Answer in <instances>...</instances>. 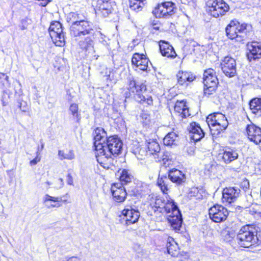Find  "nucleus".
Returning <instances> with one entry per match:
<instances>
[{
  "label": "nucleus",
  "mask_w": 261,
  "mask_h": 261,
  "mask_svg": "<svg viewBox=\"0 0 261 261\" xmlns=\"http://www.w3.org/2000/svg\"><path fill=\"white\" fill-rule=\"evenodd\" d=\"M122 142L117 137L110 136L107 140L101 150L103 152L97 155V162L104 168H109V166L113 164L114 157L119 154L122 149Z\"/></svg>",
  "instance_id": "f257e3e1"
},
{
  "label": "nucleus",
  "mask_w": 261,
  "mask_h": 261,
  "mask_svg": "<svg viewBox=\"0 0 261 261\" xmlns=\"http://www.w3.org/2000/svg\"><path fill=\"white\" fill-rule=\"evenodd\" d=\"M206 121L213 135L220 134L226 129L228 125V122L225 115L220 113L209 115Z\"/></svg>",
  "instance_id": "f03ea898"
},
{
  "label": "nucleus",
  "mask_w": 261,
  "mask_h": 261,
  "mask_svg": "<svg viewBox=\"0 0 261 261\" xmlns=\"http://www.w3.org/2000/svg\"><path fill=\"white\" fill-rule=\"evenodd\" d=\"M128 89L130 93L135 94V99L139 102L148 106L152 105V97L141 93L146 90V86L144 84L136 82L133 79L129 78Z\"/></svg>",
  "instance_id": "7ed1b4c3"
},
{
  "label": "nucleus",
  "mask_w": 261,
  "mask_h": 261,
  "mask_svg": "<svg viewBox=\"0 0 261 261\" xmlns=\"http://www.w3.org/2000/svg\"><path fill=\"white\" fill-rule=\"evenodd\" d=\"M70 33L74 37L80 38H82L86 35L93 36L94 31L93 24L82 19L77 23L71 25Z\"/></svg>",
  "instance_id": "20e7f679"
},
{
  "label": "nucleus",
  "mask_w": 261,
  "mask_h": 261,
  "mask_svg": "<svg viewBox=\"0 0 261 261\" xmlns=\"http://www.w3.org/2000/svg\"><path fill=\"white\" fill-rule=\"evenodd\" d=\"M204 93L210 95L215 91L219 83L216 72L213 69L209 68L203 73Z\"/></svg>",
  "instance_id": "39448f33"
},
{
  "label": "nucleus",
  "mask_w": 261,
  "mask_h": 261,
  "mask_svg": "<svg viewBox=\"0 0 261 261\" xmlns=\"http://www.w3.org/2000/svg\"><path fill=\"white\" fill-rule=\"evenodd\" d=\"M207 11L214 17L222 16L229 10L228 5L223 0H208Z\"/></svg>",
  "instance_id": "423d86ee"
},
{
  "label": "nucleus",
  "mask_w": 261,
  "mask_h": 261,
  "mask_svg": "<svg viewBox=\"0 0 261 261\" xmlns=\"http://www.w3.org/2000/svg\"><path fill=\"white\" fill-rule=\"evenodd\" d=\"M49 35L56 45L63 46L65 44V36L61 23L59 21H53L48 29Z\"/></svg>",
  "instance_id": "0eeeda50"
},
{
  "label": "nucleus",
  "mask_w": 261,
  "mask_h": 261,
  "mask_svg": "<svg viewBox=\"0 0 261 261\" xmlns=\"http://www.w3.org/2000/svg\"><path fill=\"white\" fill-rule=\"evenodd\" d=\"M237 240L241 247L248 248L260 241V238L257 234L254 236L252 232L240 229L237 234Z\"/></svg>",
  "instance_id": "6e6552de"
},
{
  "label": "nucleus",
  "mask_w": 261,
  "mask_h": 261,
  "mask_svg": "<svg viewBox=\"0 0 261 261\" xmlns=\"http://www.w3.org/2000/svg\"><path fill=\"white\" fill-rule=\"evenodd\" d=\"M153 208L155 212L158 211L161 213H166L168 215L173 213L175 210H179L174 201L171 198L167 197V200H164V202L160 199H156Z\"/></svg>",
  "instance_id": "1a4fd4ad"
},
{
  "label": "nucleus",
  "mask_w": 261,
  "mask_h": 261,
  "mask_svg": "<svg viewBox=\"0 0 261 261\" xmlns=\"http://www.w3.org/2000/svg\"><path fill=\"white\" fill-rule=\"evenodd\" d=\"M248 25L246 23L240 24L238 21L232 20L226 28L227 37L233 39L239 37H242L243 33H246Z\"/></svg>",
  "instance_id": "9d476101"
},
{
  "label": "nucleus",
  "mask_w": 261,
  "mask_h": 261,
  "mask_svg": "<svg viewBox=\"0 0 261 261\" xmlns=\"http://www.w3.org/2000/svg\"><path fill=\"white\" fill-rule=\"evenodd\" d=\"M109 137H107L106 132L101 127L96 128L94 132V145L95 149V156L101 154L103 152L101 150L105 147V144Z\"/></svg>",
  "instance_id": "9b49d317"
},
{
  "label": "nucleus",
  "mask_w": 261,
  "mask_h": 261,
  "mask_svg": "<svg viewBox=\"0 0 261 261\" xmlns=\"http://www.w3.org/2000/svg\"><path fill=\"white\" fill-rule=\"evenodd\" d=\"M175 4L171 2H166L159 4L152 11L156 18H167L175 13Z\"/></svg>",
  "instance_id": "f8f14e48"
},
{
  "label": "nucleus",
  "mask_w": 261,
  "mask_h": 261,
  "mask_svg": "<svg viewBox=\"0 0 261 261\" xmlns=\"http://www.w3.org/2000/svg\"><path fill=\"white\" fill-rule=\"evenodd\" d=\"M209 215L213 221L220 223L226 220L228 212L223 206L216 204L209 209Z\"/></svg>",
  "instance_id": "ddd939ff"
},
{
  "label": "nucleus",
  "mask_w": 261,
  "mask_h": 261,
  "mask_svg": "<svg viewBox=\"0 0 261 261\" xmlns=\"http://www.w3.org/2000/svg\"><path fill=\"white\" fill-rule=\"evenodd\" d=\"M221 67L225 75L229 77L234 76L237 74L236 60L229 56L224 58L221 63Z\"/></svg>",
  "instance_id": "4468645a"
},
{
  "label": "nucleus",
  "mask_w": 261,
  "mask_h": 261,
  "mask_svg": "<svg viewBox=\"0 0 261 261\" xmlns=\"http://www.w3.org/2000/svg\"><path fill=\"white\" fill-rule=\"evenodd\" d=\"M240 194V190L237 187H226L222 192V201L226 204H231L236 201Z\"/></svg>",
  "instance_id": "2eb2a0df"
},
{
  "label": "nucleus",
  "mask_w": 261,
  "mask_h": 261,
  "mask_svg": "<svg viewBox=\"0 0 261 261\" xmlns=\"http://www.w3.org/2000/svg\"><path fill=\"white\" fill-rule=\"evenodd\" d=\"M248 138L255 144L261 142V128L254 124L248 125L246 127Z\"/></svg>",
  "instance_id": "dca6fc26"
},
{
  "label": "nucleus",
  "mask_w": 261,
  "mask_h": 261,
  "mask_svg": "<svg viewBox=\"0 0 261 261\" xmlns=\"http://www.w3.org/2000/svg\"><path fill=\"white\" fill-rule=\"evenodd\" d=\"M249 53H247L248 60H256L261 58V44L257 42H252L247 44Z\"/></svg>",
  "instance_id": "f3484780"
},
{
  "label": "nucleus",
  "mask_w": 261,
  "mask_h": 261,
  "mask_svg": "<svg viewBox=\"0 0 261 261\" xmlns=\"http://www.w3.org/2000/svg\"><path fill=\"white\" fill-rule=\"evenodd\" d=\"M111 190L113 198L116 202H121L125 200L126 192L121 184H114L111 187Z\"/></svg>",
  "instance_id": "a211bd4d"
},
{
  "label": "nucleus",
  "mask_w": 261,
  "mask_h": 261,
  "mask_svg": "<svg viewBox=\"0 0 261 261\" xmlns=\"http://www.w3.org/2000/svg\"><path fill=\"white\" fill-rule=\"evenodd\" d=\"M122 214L124 216V219H125L127 225L136 223L140 217L139 212L132 208L131 207H130V208H124L122 211Z\"/></svg>",
  "instance_id": "6ab92c4d"
},
{
  "label": "nucleus",
  "mask_w": 261,
  "mask_h": 261,
  "mask_svg": "<svg viewBox=\"0 0 261 261\" xmlns=\"http://www.w3.org/2000/svg\"><path fill=\"white\" fill-rule=\"evenodd\" d=\"M239 154L237 149L226 148L222 153H220L218 155L219 159L225 164H229L238 158Z\"/></svg>",
  "instance_id": "aec40b11"
},
{
  "label": "nucleus",
  "mask_w": 261,
  "mask_h": 261,
  "mask_svg": "<svg viewBox=\"0 0 261 261\" xmlns=\"http://www.w3.org/2000/svg\"><path fill=\"white\" fill-rule=\"evenodd\" d=\"M132 63L140 70L145 71L148 68L149 60L144 55L136 53L132 57Z\"/></svg>",
  "instance_id": "412c9836"
},
{
  "label": "nucleus",
  "mask_w": 261,
  "mask_h": 261,
  "mask_svg": "<svg viewBox=\"0 0 261 261\" xmlns=\"http://www.w3.org/2000/svg\"><path fill=\"white\" fill-rule=\"evenodd\" d=\"M160 50L162 55L168 58L174 59L176 56V54L174 48L168 42L160 41L159 43Z\"/></svg>",
  "instance_id": "4be33fe9"
},
{
  "label": "nucleus",
  "mask_w": 261,
  "mask_h": 261,
  "mask_svg": "<svg viewBox=\"0 0 261 261\" xmlns=\"http://www.w3.org/2000/svg\"><path fill=\"white\" fill-rule=\"evenodd\" d=\"M167 220L172 228L180 227L182 223V218L180 211L175 210L173 211V213L168 215Z\"/></svg>",
  "instance_id": "5701e85b"
},
{
  "label": "nucleus",
  "mask_w": 261,
  "mask_h": 261,
  "mask_svg": "<svg viewBox=\"0 0 261 261\" xmlns=\"http://www.w3.org/2000/svg\"><path fill=\"white\" fill-rule=\"evenodd\" d=\"M91 36L88 35V36L84 37L83 39V38H80L81 40L79 42V45L83 50L92 55L95 53V50L94 49V41L91 38Z\"/></svg>",
  "instance_id": "b1692460"
},
{
  "label": "nucleus",
  "mask_w": 261,
  "mask_h": 261,
  "mask_svg": "<svg viewBox=\"0 0 261 261\" xmlns=\"http://www.w3.org/2000/svg\"><path fill=\"white\" fill-rule=\"evenodd\" d=\"M168 177L172 182L180 185L186 181V175L180 170L173 168L168 172Z\"/></svg>",
  "instance_id": "393cba45"
},
{
  "label": "nucleus",
  "mask_w": 261,
  "mask_h": 261,
  "mask_svg": "<svg viewBox=\"0 0 261 261\" xmlns=\"http://www.w3.org/2000/svg\"><path fill=\"white\" fill-rule=\"evenodd\" d=\"M189 135L191 140L197 142L204 137V133L199 125L196 124L195 122H193L190 125Z\"/></svg>",
  "instance_id": "a878e982"
},
{
  "label": "nucleus",
  "mask_w": 261,
  "mask_h": 261,
  "mask_svg": "<svg viewBox=\"0 0 261 261\" xmlns=\"http://www.w3.org/2000/svg\"><path fill=\"white\" fill-rule=\"evenodd\" d=\"M62 201L61 197H53L48 194H46L43 198L44 204L48 208L60 207L62 205L59 202Z\"/></svg>",
  "instance_id": "bb28decb"
},
{
  "label": "nucleus",
  "mask_w": 261,
  "mask_h": 261,
  "mask_svg": "<svg viewBox=\"0 0 261 261\" xmlns=\"http://www.w3.org/2000/svg\"><path fill=\"white\" fill-rule=\"evenodd\" d=\"M176 76L178 83L181 85L186 84V82H192L195 79V76L191 72L186 71H179Z\"/></svg>",
  "instance_id": "cd10ccee"
},
{
  "label": "nucleus",
  "mask_w": 261,
  "mask_h": 261,
  "mask_svg": "<svg viewBox=\"0 0 261 261\" xmlns=\"http://www.w3.org/2000/svg\"><path fill=\"white\" fill-rule=\"evenodd\" d=\"M250 109L251 112L258 116H261V98H255L249 103Z\"/></svg>",
  "instance_id": "c85d7f7f"
},
{
  "label": "nucleus",
  "mask_w": 261,
  "mask_h": 261,
  "mask_svg": "<svg viewBox=\"0 0 261 261\" xmlns=\"http://www.w3.org/2000/svg\"><path fill=\"white\" fill-rule=\"evenodd\" d=\"M168 253L172 256H177L178 254V244L173 238H168L167 243Z\"/></svg>",
  "instance_id": "c756f323"
},
{
  "label": "nucleus",
  "mask_w": 261,
  "mask_h": 261,
  "mask_svg": "<svg viewBox=\"0 0 261 261\" xmlns=\"http://www.w3.org/2000/svg\"><path fill=\"white\" fill-rule=\"evenodd\" d=\"M169 180V177H167L166 176L159 175L158 179L157 184L164 194H167V191L170 189Z\"/></svg>",
  "instance_id": "7c9ffc66"
},
{
  "label": "nucleus",
  "mask_w": 261,
  "mask_h": 261,
  "mask_svg": "<svg viewBox=\"0 0 261 261\" xmlns=\"http://www.w3.org/2000/svg\"><path fill=\"white\" fill-rule=\"evenodd\" d=\"M178 141V136L174 132L169 133L164 138V144L166 146L176 145Z\"/></svg>",
  "instance_id": "2f4dec72"
},
{
  "label": "nucleus",
  "mask_w": 261,
  "mask_h": 261,
  "mask_svg": "<svg viewBox=\"0 0 261 261\" xmlns=\"http://www.w3.org/2000/svg\"><path fill=\"white\" fill-rule=\"evenodd\" d=\"M148 152L154 155V157L157 156L158 154H161L160 146L159 143L154 140H151L147 142Z\"/></svg>",
  "instance_id": "473e14b6"
},
{
  "label": "nucleus",
  "mask_w": 261,
  "mask_h": 261,
  "mask_svg": "<svg viewBox=\"0 0 261 261\" xmlns=\"http://www.w3.org/2000/svg\"><path fill=\"white\" fill-rule=\"evenodd\" d=\"M69 114L71 115L72 119L76 122H79L81 119L80 112L79 110V106L76 103L71 104L69 109Z\"/></svg>",
  "instance_id": "72a5a7b5"
},
{
  "label": "nucleus",
  "mask_w": 261,
  "mask_h": 261,
  "mask_svg": "<svg viewBox=\"0 0 261 261\" xmlns=\"http://www.w3.org/2000/svg\"><path fill=\"white\" fill-rule=\"evenodd\" d=\"M161 154H158L157 156L154 158L156 162H163V164L165 165H169L171 162L172 158L171 157L170 153L168 151L161 152Z\"/></svg>",
  "instance_id": "f704fd0d"
},
{
  "label": "nucleus",
  "mask_w": 261,
  "mask_h": 261,
  "mask_svg": "<svg viewBox=\"0 0 261 261\" xmlns=\"http://www.w3.org/2000/svg\"><path fill=\"white\" fill-rule=\"evenodd\" d=\"M118 173L120 174L119 179L122 185L131 182L133 176L126 169L119 170Z\"/></svg>",
  "instance_id": "c9c22d12"
},
{
  "label": "nucleus",
  "mask_w": 261,
  "mask_h": 261,
  "mask_svg": "<svg viewBox=\"0 0 261 261\" xmlns=\"http://www.w3.org/2000/svg\"><path fill=\"white\" fill-rule=\"evenodd\" d=\"M145 0H129L130 8L133 10L140 11L144 5Z\"/></svg>",
  "instance_id": "e433bc0d"
},
{
  "label": "nucleus",
  "mask_w": 261,
  "mask_h": 261,
  "mask_svg": "<svg viewBox=\"0 0 261 261\" xmlns=\"http://www.w3.org/2000/svg\"><path fill=\"white\" fill-rule=\"evenodd\" d=\"M145 0H129L130 8L133 10L140 11L144 5Z\"/></svg>",
  "instance_id": "4c0bfd02"
},
{
  "label": "nucleus",
  "mask_w": 261,
  "mask_h": 261,
  "mask_svg": "<svg viewBox=\"0 0 261 261\" xmlns=\"http://www.w3.org/2000/svg\"><path fill=\"white\" fill-rule=\"evenodd\" d=\"M82 19L79 15L74 12L70 13L67 17V21L69 23H71V25L77 23Z\"/></svg>",
  "instance_id": "58836bf2"
},
{
  "label": "nucleus",
  "mask_w": 261,
  "mask_h": 261,
  "mask_svg": "<svg viewBox=\"0 0 261 261\" xmlns=\"http://www.w3.org/2000/svg\"><path fill=\"white\" fill-rule=\"evenodd\" d=\"M221 234L223 239L226 241H229L235 236V233L233 229H222Z\"/></svg>",
  "instance_id": "ea45409f"
},
{
  "label": "nucleus",
  "mask_w": 261,
  "mask_h": 261,
  "mask_svg": "<svg viewBox=\"0 0 261 261\" xmlns=\"http://www.w3.org/2000/svg\"><path fill=\"white\" fill-rule=\"evenodd\" d=\"M58 155L60 157V160H63V159L72 160L74 158V154L72 150H70L67 153H64L62 150H59L58 152Z\"/></svg>",
  "instance_id": "a19ab883"
},
{
  "label": "nucleus",
  "mask_w": 261,
  "mask_h": 261,
  "mask_svg": "<svg viewBox=\"0 0 261 261\" xmlns=\"http://www.w3.org/2000/svg\"><path fill=\"white\" fill-rule=\"evenodd\" d=\"M185 107V103L182 102H176L174 107V110L176 113H178L180 116Z\"/></svg>",
  "instance_id": "79ce46f5"
},
{
  "label": "nucleus",
  "mask_w": 261,
  "mask_h": 261,
  "mask_svg": "<svg viewBox=\"0 0 261 261\" xmlns=\"http://www.w3.org/2000/svg\"><path fill=\"white\" fill-rule=\"evenodd\" d=\"M31 21V19H29L27 17L22 19L20 21L19 27L21 30H24L27 29L28 26L30 23Z\"/></svg>",
  "instance_id": "37998d69"
},
{
  "label": "nucleus",
  "mask_w": 261,
  "mask_h": 261,
  "mask_svg": "<svg viewBox=\"0 0 261 261\" xmlns=\"http://www.w3.org/2000/svg\"><path fill=\"white\" fill-rule=\"evenodd\" d=\"M39 149L38 148L37 149V151L36 157L35 159H34L33 160H32V161H31L30 162V164L31 166H34V165H36L39 162H40V158L39 157Z\"/></svg>",
  "instance_id": "c03bdc74"
},
{
  "label": "nucleus",
  "mask_w": 261,
  "mask_h": 261,
  "mask_svg": "<svg viewBox=\"0 0 261 261\" xmlns=\"http://www.w3.org/2000/svg\"><path fill=\"white\" fill-rule=\"evenodd\" d=\"M249 182L247 179L243 180L241 183V187L245 191L249 189Z\"/></svg>",
  "instance_id": "a18cd8bd"
},
{
  "label": "nucleus",
  "mask_w": 261,
  "mask_h": 261,
  "mask_svg": "<svg viewBox=\"0 0 261 261\" xmlns=\"http://www.w3.org/2000/svg\"><path fill=\"white\" fill-rule=\"evenodd\" d=\"M189 116H190V114L189 112V109H188V107L186 106L184 110H182V112H181V114L180 115V116L182 118H186L187 117H188Z\"/></svg>",
  "instance_id": "49530a36"
},
{
  "label": "nucleus",
  "mask_w": 261,
  "mask_h": 261,
  "mask_svg": "<svg viewBox=\"0 0 261 261\" xmlns=\"http://www.w3.org/2000/svg\"><path fill=\"white\" fill-rule=\"evenodd\" d=\"M198 190L197 188H192L191 191L189 193V195L190 197L195 196L196 197L198 195Z\"/></svg>",
  "instance_id": "de8ad7c7"
},
{
  "label": "nucleus",
  "mask_w": 261,
  "mask_h": 261,
  "mask_svg": "<svg viewBox=\"0 0 261 261\" xmlns=\"http://www.w3.org/2000/svg\"><path fill=\"white\" fill-rule=\"evenodd\" d=\"M67 182L69 185H73V180L72 176L70 173H68L67 175Z\"/></svg>",
  "instance_id": "09e8293b"
},
{
  "label": "nucleus",
  "mask_w": 261,
  "mask_h": 261,
  "mask_svg": "<svg viewBox=\"0 0 261 261\" xmlns=\"http://www.w3.org/2000/svg\"><path fill=\"white\" fill-rule=\"evenodd\" d=\"M59 185L57 187V189H61L64 186V181L63 179L61 178L58 179Z\"/></svg>",
  "instance_id": "8fccbe9b"
},
{
  "label": "nucleus",
  "mask_w": 261,
  "mask_h": 261,
  "mask_svg": "<svg viewBox=\"0 0 261 261\" xmlns=\"http://www.w3.org/2000/svg\"><path fill=\"white\" fill-rule=\"evenodd\" d=\"M133 249L136 252H139L141 250L140 245L137 244H134Z\"/></svg>",
  "instance_id": "3c124183"
},
{
  "label": "nucleus",
  "mask_w": 261,
  "mask_h": 261,
  "mask_svg": "<svg viewBox=\"0 0 261 261\" xmlns=\"http://www.w3.org/2000/svg\"><path fill=\"white\" fill-rule=\"evenodd\" d=\"M180 261H192L191 259L190 258L189 256L186 254L184 257H183Z\"/></svg>",
  "instance_id": "603ef678"
},
{
  "label": "nucleus",
  "mask_w": 261,
  "mask_h": 261,
  "mask_svg": "<svg viewBox=\"0 0 261 261\" xmlns=\"http://www.w3.org/2000/svg\"><path fill=\"white\" fill-rule=\"evenodd\" d=\"M67 261H78V258L76 257H71L69 258Z\"/></svg>",
  "instance_id": "864d4df0"
},
{
  "label": "nucleus",
  "mask_w": 261,
  "mask_h": 261,
  "mask_svg": "<svg viewBox=\"0 0 261 261\" xmlns=\"http://www.w3.org/2000/svg\"><path fill=\"white\" fill-rule=\"evenodd\" d=\"M41 147H40V148H41V149H40V150L39 147H38V148L39 149V152H40V151H41V150H42V149H43V148H44V143H43V142H41Z\"/></svg>",
  "instance_id": "5fc2aeb1"
},
{
  "label": "nucleus",
  "mask_w": 261,
  "mask_h": 261,
  "mask_svg": "<svg viewBox=\"0 0 261 261\" xmlns=\"http://www.w3.org/2000/svg\"><path fill=\"white\" fill-rule=\"evenodd\" d=\"M107 76H108L107 79H109L111 81L112 80L111 72L110 73V74L109 75H107Z\"/></svg>",
  "instance_id": "6e6d98bb"
},
{
  "label": "nucleus",
  "mask_w": 261,
  "mask_h": 261,
  "mask_svg": "<svg viewBox=\"0 0 261 261\" xmlns=\"http://www.w3.org/2000/svg\"><path fill=\"white\" fill-rule=\"evenodd\" d=\"M101 42V43L103 44V45H107V42L105 40H102V41H100Z\"/></svg>",
  "instance_id": "4d7b16f0"
},
{
  "label": "nucleus",
  "mask_w": 261,
  "mask_h": 261,
  "mask_svg": "<svg viewBox=\"0 0 261 261\" xmlns=\"http://www.w3.org/2000/svg\"><path fill=\"white\" fill-rule=\"evenodd\" d=\"M252 225H249V224H247L246 225H244L243 226L241 227V228H245V226H252Z\"/></svg>",
  "instance_id": "13d9d810"
},
{
  "label": "nucleus",
  "mask_w": 261,
  "mask_h": 261,
  "mask_svg": "<svg viewBox=\"0 0 261 261\" xmlns=\"http://www.w3.org/2000/svg\"><path fill=\"white\" fill-rule=\"evenodd\" d=\"M45 184H46L47 185H50V183L48 181H47L45 183Z\"/></svg>",
  "instance_id": "bf43d9fd"
},
{
  "label": "nucleus",
  "mask_w": 261,
  "mask_h": 261,
  "mask_svg": "<svg viewBox=\"0 0 261 261\" xmlns=\"http://www.w3.org/2000/svg\"><path fill=\"white\" fill-rule=\"evenodd\" d=\"M46 4H47V3H46V2H45V3H44V4H42V5L43 6H46Z\"/></svg>",
  "instance_id": "052dcab7"
},
{
  "label": "nucleus",
  "mask_w": 261,
  "mask_h": 261,
  "mask_svg": "<svg viewBox=\"0 0 261 261\" xmlns=\"http://www.w3.org/2000/svg\"><path fill=\"white\" fill-rule=\"evenodd\" d=\"M8 79H9V77L8 76H7L6 77V80L8 81Z\"/></svg>",
  "instance_id": "680f3d73"
},
{
  "label": "nucleus",
  "mask_w": 261,
  "mask_h": 261,
  "mask_svg": "<svg viewBox=\"0 0 261 261\" xmlns=\"http://www.w3.org/2000/svg\"><path fill=\"white\" fill-rule=\"evenodd\" d=\"M3 105L4 106H6V103H5V102H4V101L3 102Z\"/></svg>",
  "instance_id": "e2e57ef3"
},
{
  "label": "nucleus",
  "mask_w": 261,
  "mask_h": 261,
  "mask_svg": "<svg viewBox=\"0 0 261 261\" xmlns=\"http://www.w3.org/2000/svg\"><path fill=\"white\" fill-rule=\"evenodd\" d=\"M155 29H156V30H158L159 29V28L158 27H155L154 28Z\"/></svg>",
  "instance_id": "0e129e2a"
},
{
  "label": "nucleus",
  "mask_w": 261,
  "mask_h": 261,
  "mask_svg": "<svg viewBox=\"0 0 261 261\" xmlns=\"http://www.w3.org/2000/svg\"><path fill=\"white\" fill-rule=\"evenodd\" d=\"M57 202H54L52 204H55Z\"/></svg>",
  "instance_id": "69168bd1"
},
{
  "label": "nucleus",
  "mask_w": 261,
  "mask_h": 261,
  "mask_svg": "<svg viewBox=\"0 0 261 261\" xmlns=\"http://www.w3.org/2000/svg\"><path fill=\"white\" fill-rule=\"evenodd\" d=\"M176 230H178V231L180 230V229H176Z\"/></svg>",
  "instance_id": "338daca9"
},
{
  "label": "nucleus",
  "mask_w": 261,
  "mask_h": 261,
  "mask_svg": "<svg viewBox=\"0 0 261 261\" xmlns=\"http://www.w3.org/2000/svg\"><path fill=\"white\" fill-rule=\"evenodd\" d=\"M260 242H261V237H260Z\"/></svg>",
  "instance_id": "774afa93"
}]
</instances>
